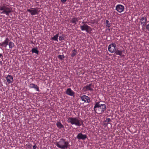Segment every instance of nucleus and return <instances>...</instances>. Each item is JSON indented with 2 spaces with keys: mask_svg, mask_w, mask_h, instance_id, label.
Masks as SVG:
<instances>
[{
  "mask_svg": "<svg viewBox=\"0 0 149 149\" xmlns=\"http://www.w3.org/2000/svg\"><path fill=\"white\" fill-rule=\"evenodd\" d=\"M106 107L105 104H100L99 102H97L94 106V110L96 113L101 114L106 111Z\"/></svg>",
  "mask_w": 149,
  "mask_h": 149,
  "instance_id": "1",
  "label": "nucleus"
},
{
  "mask_svg": "<svg viewBox=\"0 0 149 149\" xmlns=\"http://www.w3.org/2000/svg\"><path fill=\"white\" fill-rule=\"evenodd\" d=\"M12 9L9 5V4H4L0 6V13L9 15L10 13L12 12Z\"/></svg>",
  "mask_w": 149,
  "mask_h": 149,
  "instance_id": "2",
  "label": "nucleus"
},
{
  "mask_svg": "<svg viewBox=\"0 0 149 149\" xmlns=\"http://www.w3.org/2000/svg\"><path fill=\"white\" fill-rule=\"evenodd\" d=\"M55 145L58 148L61 149H66L69 146V142L63 139H60L59 141L56 142Z\"/></svg>",
  "mask_w": 149,
  "mask_h": 149,
  "instance_id": "3",
  "label": "nucleus"
},
{
  "mask_svg": "<svg viewBox=\"0 0 149 149\" xmlns=\"http://www.w3.org/2000/svg\"><path fill=\"white\" fill-rule=\"evenodd\" d=\"M68 123H70L72 125H75L80 126L82 124L83 122L81 119L77 117L69 118L68 120Z\"/></svg>",
  "mask_w": 149,
  "mask_h": 149,
  "instance_id": "4",
  "label": "nucleus"
},
{
  "mask_svg": "<svg viewBox=\"0 0 149 149\" xmlns=\"http://www.w3.org/2000/svg\"><path fill=\"white\" fill-rule=\"evenodd\" d=\"M40 11L39 8H32L27 9V11L29 12L32 15L38 14Z\"/></svg>",
  "mask_w": 149,
  "mask_h": 149,
  "instance_id": "5",
  "label": "nucleus"
},
{
  "mask_svg": "<svg viewBox=\"0 0 149 149\" xmlns=\"http://www.w3.org/2000/svg\"><path fill=\"white\" fill-rule=\"evenodd\" d=\"M80 28L82 31H86L87 33H90L92 30L91 28L86 24H84L82 26H81Z\"/></svg>",
  "mask_w": 149,
  "mask_h": 149,
  "instance_id": "6",
  "label": "nucleus"
},
{
  "mask_svg": "<svg viewBox=\"0 0 149 149\" xmlns=\"http://www.w3.org/2000/svg\"><path fill=\"white\" fill-rule=\"evenodd\" d=\"M116 45L114 43L111 44L109 45L108 47V51L111 53H113L116 50Z\"/></svg>",
  "mask_w": 149,
  "mask_h": 149,
  "instance_id": "7",
  "label": "nucleus"
},
{
  "mask_svg": "<svg viewBox=\"0 0 149 149\" xmlns=\"http://www.w3.org/2000/svg\"><path fill=\"white\" fill-rule=\"evenodd\" d=\"M116 9L118 12L121 13L124 10V7L122 5L118 4L116 6Z\"/></svg>",
  "mask_w": 149,
  "mask_h": 149,
  "instance_id": "8",
  "label": "nucleus"
},
{
  "mask_svg": "<svg viewBox=\"0 0 149 149\" xmlns=\"http://www.w3.org/2000/svg\"><path fill=\"white\" fill-rule=\"evenodd\" d=\"M94 88V86L91 84L87 85L84 86L83 89L85 91H93Z\"/></svg>",
  "mask_w": 149,
  "mask_h": 149,
  "instance_id": "9",
  "label": "nucleus"
},
{
  "mask_svg": "<svg viewBox=\"0 0 149 149\" xmlns=\"http://www.w3.org/2000/svg\"><path fill=\"white\" fill-rule=\"evenodd\" d=\"M8 38H6L4 41L0 43V46L2 48H6L8 45Z\"/></svg>",
  "mask_w": 149,
  "mask_h": 149,
  "instance_id": "10",
  "label": "nucleus"
},
{
  "mask_svg": "<svg viewBox=\"0 0 149 149\" xmlns=\"http://www.w3.org/2000/svg\"><path fill=\"white\" fill-rule=\"evenodd\" d=\"M80 98L81 100L84 101L86 102H88L90 100L89 98L87 96L84 95L80 97Z\"/></svg>",
  "mask_w": 149,
  "mask_h": 149,
  "instance_id": "11",
  "label": "nucleus"
},
{
  "mask_svg": "<svg viewBox=\"0 0 149 149\" xmlns=\"http://www.w3.org/2000/svg\"><path fill=\"white\" fill-rule=\"evenodd\" d=\"M66 93L68 95L71 96H73L74 94V93L70 88L67 89Z\"/></svg>",
  "mask_w": 149,
  "mask_h": 149,
  "instance_id": "12",
  "label": "nucleus"
},
{
  "mask_svg": "<svg viewBox=\"0 0 149 149\" xmlns=\"http://www.w3.org/2000/svg\"><path fill=\"white\" fill-rule=\"evenodd\" d=\"M6 79L7 82L9 84L13 83V77L10 75H8L6 77Z\"/></svg>",
  "mask_w": 149,
  "mask_h": 149,
  "instance_id": "13",
  "label": "nucleus"
},
{
  "mask_svg": "<svg viewBox=\"0 0 149 149\" xmlns=\"http://www.w3.org/2000/svg\"><path fill=\"white\" fill-rule=\"evenodd\" d=\"M87 137L86 135H83L82 134L80 133L77 136V138L79 139H81L83 140H85Z\"/></svg>",
  "mask_w": 149,
  "mask_h": 149,
  "instance_id": "14",
  "label": "nucleus"
},
{
  "mask_svg": "<svg viewBox=\"0 0 149 149\" xmlns=\"http://www.w3.org/2000/svg\"><path fill=\"white\" fill-rule=\"evenodd\" d=\"M141 24L142 25V27L144 26H145L147 21L146 18V17H143L141 19Z\"/></svg>",
  "mask_w": 149,
  "mask_h": 149,
  "instance_id": "15",
  "label": "nucleus"
},
{
  "mask_svg": "<svg viewBox=\"0 0 149 149\" xmlns=\"http://www.w3.org/2000/svg\"><path fill=\"white\" fill-rule=\"evenodd\" d=\"M123 51V50H121L117 49L116 50V51L115 52V53L116 55H119L120 56H122Z\"/></svg>",
  "mask_w": 149,
  "mask_h": 149,
  "instance_id": "16",
  "label": "nucleus"
},
{
  "mask_svg": "<svg viewBox=\"0 0 149 149\" xmlns=\"http://www.w3.org/2000/svg\"><path fill=\"white\" fill-rule=\"evenodd\" d=\"M79 19L77 18H72L70 21V22L74 24H77V22H78Z\"/></svg>",
  "mask_w": 149,
  "mask_h": 149,
  "instance_id": "17",
  "label": "nucleus"
},
{
  "mask_svg": "<svg viewBox=\"0 0 149 149\" xmlns=\"http://www.w3.org/2000/svg\"><path fill=\"white\" fill-rule=\"evenodd\" d=\"M8 45L9 48L11 49H12L15 46V44L11 41H10L9 42H8Z\"/></svg>",
  "mask_w": 149,
  "mask_h": 149,
  "instance_id": "18",
  "label": "nucleus"
},
{
  "mask_svg": "<svg viewBox=\"0 0 149 149\" xmlns=\"http://www.w3.org/2000/svg\"><path fill=\"white\" fill-rule=\"evenodd\" d=\"M58 36L59 34L57 33L56 35L54 36V37L52 38V39L54 41H58Z\"/></svg>",
  "mask_w": 149,
  "mask_h": 149,
  "instance_id": "19",
  "label": "nucleus"
},
{
  "mask_svg": "<svg viewBox=\"0 0 149 149\" xmlns=\"http://www.w3.org/2000/svg\"><path fill=\"white\" fill-rule=\"evenodd\" d=\"M56 125L58 127L61 128L63 127V126L62 125L60 122H58Z\"/></svg>",
  "mask_w": 149,
  "mask_h": 149,
  "instance_id": "20",
  "label": "nucleus"
},
{
  "mask_svg": "<svg viewBox=\"0 0 149 149\" xmlns=\"http://www.w3.org/2000/svg\"><path fill=\"white\" fill-rule=\"evenodd\" d=\"M31 51L33 53H34L37 54H38L39 52L37 48H33L32 49Z\"/></svg>",
  "mask_w": 149,
  "mask_h": 149,
  "instance_id": "21",
  "label": "nucleus"
},
{
  "mask_svg": "<svg viewBox=\"0 0 149 149\" xmlns=\"http://www.w3.org/2000/svg\"><path fill=\"white\" fill-rule=\"evenodd\" d=\"M77 54V50L74 49L72 51V56L74 57Z\"/></svg>",
  "mask_w": 149,
  "mask_h": 149,
  "instance_id": "22",
  "label": "nucleus"
},
{
  "mask_svg": "<svg viewBox=\"0 0 149 149\" xmlns=\"http://www.w3.org/2000/svg\"><path fill=\"white\" fill-rule=\"evenodd\" d=\"M36 85L35 84H33V83L30 84H29V86L30 88H34L35 86H36Z\"/></svg>",
  "mask_w": 149,
  "mask_h": 149,
  "instance_id": "23",
  "label": "nucleus"
},
{
  "mask_svg": "<svg viewBox=\"0 0 149 149\" xmlns=\"http://www.w3.org/2000/svg\"><path fill=\"white\" fill-rule=\"evenodd\" d=\"M106 26L108 27H109L111 25L110 23H109L108 20H107L106 21Z\"/></svg>",
  "mask_w": 149,
  "mask_h": 149,
  "instance_id": "24",
  "label": "nucleus"
},
{
  "mask_svg": "<svg viewBox=\"0 0 149 149\" xmlns=\"http://www.w3.org/2000/svg\"><path fill=\"white\" fill-rule=\"evenodd\" d=\"M58 58L62 60L64 58V56L63 55H59Z\"/></svg>",
  "mask_w": 149,
  "mask_h": 149,
  "instance_id": "25",
  "label": "nucleus"
},
{
  "mask_svg": "<svg viewBox=\"0 0 149 149\" xmlns=\"http://www.w3.org/2000/svg\"><path fill=\"white\" fill-rule=\"evenodd\" d=\"M34 88L38 92L39 91V88L37 85H36V86H35Z\"/></svg>",
  "mask_w": 149,
  "mask_h": 149,
  "instance_id": "26",
  "label": "nucleus"
},
{
  "mask_svg": "<svg viewBox=\"0 0 149 149\" xmlns=\"http://www.w3.org/2000/svg\"><path fill=\"white\" fill-rule=\"evenodd\" d=\"M64 38L63 36H61L59 37V39L60 40H64Z\"/></svg>",
  "mask_w": 149,
  "mask_h": 149,
  "instance_id": "27",
  "label": "nucleus"
},
{
  "mask_svg": "<svg viewBox=\"0 0 149 149\" xmlns=\"http://www.w3.org/2000/svg\"><path fill=\"white\" fill-rule=\"evenodd\" d=\"M146 29L149 31V24H147L146 26Z\"/></svg>",
  "mask_w": 149,
  "mask_h": 149,
  "instance_id": "28",
  "label": "nucleus"
},
{
  "mask_svg": "<svg viewBox=\"0 0 149 149\" xmlns=\"http://www.w3.org/2000/svg\"><path fill=\"white\" fill-rule=\"evenodd\" d=\"M66 0H61V2L63 3H65L66 1Z\"/></svg>",
  "mask_w": 149,
  "mask_h": 149,
  "instance_id": "29",
  "label": "nucleus"
},
{
  "mask_svg": "<svg viewBox=\"0 0 149 149\" xmlns=\"http://www.w3.org/2000/svg\"><path fill=\"white\" fill-rule=\"evenodd\" d=\"M37 146L36 145H34L33 146V149H36Z\"/></svg>",
  "mask_w": 149,
  "mask_h": 149,
  "instance_id": "30",
  "label": "nucleus"
},
{
  "mask_svg": "<svg viewBox=\"0 0 149 149\" xmlns=\"http://www.w3.org/2000/svg\"><path fill=\"white\" fill-rule=\"evenodd\" d=\"M2 56V54L0 53V58Z\"/></svg>",
  "mask_w": 149,
  "mask_h": 149,
  "instance_id": "31",
  "label": "nucleus"
},
{
  "mask_svg": "<svg viewBox=\"0 0 149 149\" xmlns=\"http://www.w3.org/2000/svg\"><path fill=\"white\" fill-rule=\"evenodd\" d=\"M108 121H110V119H109V118H108Z\"/></svg>",
  "mask_w": 149,
  "mask_h": 149,
  "instance_id": "32",
  "label": "nucleus"
}]
</instances>
